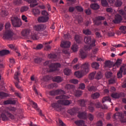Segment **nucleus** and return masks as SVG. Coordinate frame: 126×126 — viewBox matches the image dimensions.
Here are the masks:
<instances>
[{
  "instance_id": "nucleus-1",
  "label": "nucleus",
  "mask_w": 126,
  "mask_h": 126,
  "mask_svg": "<svg viewBox=\"0 0 126 126\" xmlns=\"http://www.w3.org/2000/svg\"><path fill=\"white\" fill-rule=\"evenodd\" d=\"M57 100H59L56 103L51 104V107L54 108L57 112H60L62 110V106H68L71 103V100H65V99H69V96L65 95H61L56 97Z\"/></svg>"
},
{
  "instance_id": "nucleus-2",
  "label": "nucleus",
  "mask_w": 126,
  "mask_h": 126,
  "mask_svg": "<svg viewBox=\"0 0 126 126\" xmlns=\"http://www.w3.org/2000/svg\"><path fill=\"white\" fill-rule=\"evenodd\" d=\"M44 67L42 70V73L46 74L48 72V68H50V71H56L57 68L61 66V64L59 63H52L51 61H46L43 63Z\"/></svg>"
},
{
  "instance_id": "nucleus-3",
  "label": "nucleus",
  "mask_w": 126,
  "mask_h": 126,
  "mask_svg": "<svg viewBox=\"0 0 126 126\" xmlns=\"http://www.w3.org/2000/svg\"><path fill=\"white\" fill-rule=\"evenodd\" d=\"M90 65L88 63H84L81 66V70L77 71L74 73V74L78 78H81L86 75L89 72Z\"/></svg>"
},
{
  "instance_id": "nucleus-4",
  "label": "nucleus",
  "mask_w": 126,
  "mask_h": 126,
  "mask_svg": "<svg viewBox=\"0 0 126 126\" xmlns=\"http://www.w3.org/2000/svg\"><path fill=\"white\" fill-rule=\"evenodd\" d=\"M84 42L86 44H88L89 45H85L84 49L86 51H89L92 49L93 47H95L96 45L95 43L96 40L94 38L91 39V36L87 35L85 36Z\"/></svg>"
},
{
  "instance_id": "nucleus-5",
  "label": "nucleus",
  "mask_w": 126,
  "mask_h": 126,
  "mask_svg": "<svg viewBox=\"0 0 126 126\" xmlns=\"http://www.w3.org/2000/svg\"><path fill=\"white\" fill-rule=\"evenodd\" d=\"M10 23L7 22L5 25L6 31L3 35L4 39H11L13 36V32L10 30Z\"/></svg>"
},
{
  "instance_id": "nucleus-6",
  "label": "nucleus",
  "mask_w": 126,
  "mask_h": 126,
  "mask_svg": "<svg viewBox=\"0 0 126 126\" xmlns=\"http://www.w3.org/2000/svg\"><path fill=\"white\" fill-rule=\"evenodd\" d=\"M11 21L14 27H20L22 24L21 20H20L17 17L12 18Z\"/></svg>"
},
{
  "instance_id": "nucleus-7",
  "label": "nucleus",
  "mask_w": 126,
  "mask_h": 126,
  "mask_svg": "<svg viewBox=\"0 0 126 126\" xmlns=\"http://www.w3.org/2000/svg\"><path fill=\"white\" fill-rule=\"evenodd\" d=\"M125 116L123 114V112H117L113 116V119L115 120H118L120 119L121 123H126V119L124 118Z\"/></svg>"
},
{
  "instance_id": "nucleus-8",
  "label": "nucleus",
  "mask_w": 126,
  "mask_h": 126,
  "mask_svg": "<svg viewBox=\"0 0 126 126\" xmlns=\"http://www.w3.org/2000/svg\"><path fill=\"white\" fill-rule=\"evenodd\" d=\"M49 94L50 96H56V95H64L65 92L63 90H52L49 92Z\"/></svg>"
},
{
  "instance_id": "nucleus-9",
  "label": "nucleus",
  "mask_w": 126,
  "mask_h": 126,
  "mask_svg": "<svg viewBox=\"0 0 126 126\" xmlns=\"http://www.w3.org/2000/svg\"><path fill=\"white\" fill-rule=\"evenodd\" d=\"M95 106L96 108H101L102 105L100 102H97L96 103H94V102H90L89 104L88 109L90 112H93L94 111V106Z\"/></svg>"
},
{
  "instance_id": "nucleus-10",
  "label": "nucleus",
  "mask_w": 126,
  "mask_h": 126,
  "mask_svg": "<svg viewBox=\"0 0 126 126\" xmlns=\"http://www.w3.org/2000/svg\"><path fill=\"white\" fill-rule=\"evenodd\" d=\"M105 17L103 16H98L95 17V19H93V21L95 25H100L101 24V20H104Z\"/></svg>"
},
{
  "instance_id": "nucleus-11",
  "label": "nucleus",
  "mask_w": 126,
  "mask_h": 126,
  "mask_svg": "<svg viewBox=\"0 0 126 126\" xmlns=\"http://www.w3.org/2000/svg\"><path fill=\"white\" fill-rule=\"evenodd\" d=\"M124 71L123 74L126 75V67H121L119 71L117 73V77L118 78H121L123 77V72Z\"/></svg>"
},
{
  "instance_id": "nucleus-12",
  "label": "nucleus",
  "mask_w": 126,
  "mask_h": 126,
  "mask_svg": "<svg viewBox=\"0 0 126 126\" xmlns=\"http://www.w3.org/2000/svg\"><path fill=\"white\" fill-rule=\"evenodd\" d=\"M34 29L36 30V31H43L46 29V25L40 24L39 25L35 26L34 27Z\"/></svg>"
},
{
  "instance_id": "nucleus-13",
  "label": "nucleus",
  "mask_w": 126,
  "mask_h": 126,
  "mask_svg": "<svg viewBox=\"0 0 126 126\" xmlns=\"http://www.w3.org/2000/svg\"><path fill=\"white\" fill-rule=\"evenodd\" d=\"M49 20V17L48 16H40L37 18V21L39 23H45Z\"/></svg>"
},
{
  "instance_id": "nucleus-14",
  "label": "nucleus",
  "mask_w": 126,
  "mask_h": 126,
  "mask_svg": "<svg viewBox=\"0 0 126 126\" xmlns=\"http://www.w3.org/2000/svg\"><path fill=\"white\" fill-rule=\"evenodd\" d=\"M26 1L31 3L30 5V7H35L36 5H38V3L37 2V0H24Z\"/></svg>"
},
{
  "instance_id": "nucleus-15",
  "label": "nucleus",
  "mask_w": 126,
  "mask_h": 126,
  "mask_svg": "<svg viewBox=\"0 0 126 126\" xmlns=\"http://www.w3.org/2000/svg\"><path fill=\"white\" fill-rule=\"evenodd\" d=\"M79 58L82 59L83 60L86 59L87 57V53H86V51L83 49H80L79 53Z\"/></svg>"
},
{
  "instance_id": "nucleus-16",
  "label": "nucleus",
  "mask_w": 126,
  "mask_h": 126,
  "mask_svg": "<svg viewBox=\"0 0 126 126\" xmlns=\"http://www.w3.org/2000/svg\"><path fill=\"white\" fill-rule=\"evenodd\" d=\"M78 117L79 119H83V120L87 119V113L86 111L79 112L78 115Z\"/></svg>"
},
{
  "instance_id": "nucleus-17",
  "label": "nucleus",
  "mask_w": 126,
  "mask_h": 126,
  "mask_svg": "<svg viewBox=\"0 0 126 126\" xmlns=\"http://www.w3.org/2000/svg\"><path fill=\"white\" fill-rule=\"evenodd\" d=\"M70 42L68 41H62L61 44L62 48H69L70 47Z\"/></svg>"
},
{
  "instance_id": "nucleus-18",
  "label": "nucleus",
  "mask_w": 126,
  "mask_h": 126,
  "mask_svg": "<svg viewBox=\"0 0 126 126\" xmlns=\"http://www.w3.org/2000/svg\"><path fill=\"white\" fill-rule=\"evenodd\" d=\"M123 20V18H122V16L117 14L115 16V20L113 21L114 23H120L121 21Z\"/></svg>"
},
{
  "instance_id": "nucleus-19",
  "label": "nucleus",
  "mask_w": 126,
  "mask_h": 126,
  "mask_svg": "<svg viewBox=\"0 0 126 126\" xmlns=\"http://www.w3.org/2000/svg\"><path fill=\"white\" fill-rule=\"evenodd\" d=\"M31 38L32 40H37L39 38V36H38V32H32L31 35Z\"/></svg>"
},
{
  "instance_id": "nucleus-20",
  "label": "nucleus",
  "mask_w": 126,
  "mask_h": 126,
  "mask_svg": "<svg viewBox=\"0 0 126 126\" xmlns=\"http://www.w3.org/2000/svg\"><path fill=\"white\" fill-rule=\"evenodd\" d=\"M21 34L24 37H28L30 34V31L29 30H24L22 31Z\"/></svg>"
},
{
  "instance_id": "nucleus-21",
  "label": "nucleus",
  "mask_w": 126,
  "mask_h": 126,
  "mask_svg": "<svg viewBox=\"0 0 126 126\" xmlns=\"http://www.w3.org/2000/svg\"><path fill=\"white\" fill-rule=\"evenodd\" d=\"M121 96H122V94L118 93H113L111 94V97L114 99H118Z\"/></svg>"
},
{
  "instance_id": "nucleus-22",
  "label": "nucleus",
  "mask_w": 126,
  "mask_h": 126,
  "mask_svg": "<svg viewBox=\"0 0 126 126\" xmlns=\"http://www.w3.org/2000/svg\"><path fill=\"white\" fill-rule=\"evenodd\" d=\"M53 80L54 81H55V82L60 83V82H62V81H63V78H62L61 76H58L54 77Z\"/></svg>"
},
{
  "instance_id": "nucleus-23",
  "label": "nucleus",
  "mask_w": 126,
  "mask_h": 126,
  "mask_svg": "<svg viewBox=\"0 0 126 126\" xmlns=\"http://www.w3.org/2000/svg\"><path fill=\"white\" fill-rule=\"evenodd\" d=\"M65 88L67 89V90H74V85H70V84H67L65 86Z\"/></svg>"
},
{
  "instance_id": "nucleus-24",
  "label": "nucleus",
  "mask_w": 126,
  "mask_h": 126,
  "mask_svg": "<svg viewBox=\"0 0 126 126\" xmlns=\"http://www.w3.org/2000/svg\"><path fill=\"white\" fill-rule=\"evenodd\" d=\"M9 54V51L7 50H3L0 51V57L5 56V55H8Z\"/></svg>"
},
{
  "instance_id": "nucleus-25",
  "label": "nucleus",
  "mask_w": 126,
  "mask_h": 126,
  "mask_svg": "<svg viewBox=\"0 0 126 126\" xmlns=\"http://www.w3.org/2000/svg\"><path fill=\"white\" fill-rule=\"evenodd\" d=\"M99 66H100V65L98 63L94 62L92 63V67H93V68L98 69V68H99Z\"/></svg>"
},
{
  "instance_id": "nucleus-26",
  "label": "nucleus",
  "mask_w": 126,
  "mask_h": 126,
  "mask_svg": "<svg viewBox=\"0 0 126 126\" xmlns=\"http://www.w3.org/2000/svg\"><path fill=\"white\" fill-rule=\"evenodd\" d=\"M48 58H49V59H53L54 61H57L58 56L55 54H50L48 55Z\"/></svg>"
},
{
  "instance_id": "nucleus-27",
  "label": "nucleus",
  "mask_w": 126,
  "mask_h": 126,
  "mask_svg": "<svg viewBox=\"0 0 126 126\" xmlns=\"http://www.w3.org/2000/svg\"><path fill=\"white\" fill-rule=\"evenodd\" d=\"M32 13L34 14V16H38L40 15V10L38 9H33Z\"/></svg>"
},
{
  "instance_id": "nucleus-28",
  "label": "nucleus",
  "mask_w": 126,
  "mask_h": 126,
  "mask_svg": "<svg viewBox=\"0 0 126 126\" xmlns=\"http://www.w3.org/2000/svg\"><path fill=\"white\" fill-rule=\"evenodd\" d=\"M51 43H52V41H50L47 42H45L44 43V45H45V48L46 50H47V51H49V50L51 49V46H50V44H51Z\"/></svg>"
},
{
  "instance_id": "nucleus-29",
  "label": "nucleus",
  "mask_w": 126,
  "mask_h": 126,
  "mask_svg": "<svg viewBox=\"0 0 126 126\" xmlns=\"http://www.w3.org/2000/svg\"><path fill=\"white\" fill-rule=\"evenodd\" d=\"M91 97L93 99H97V98H99V97H100V94H99V93H95L91 95Z\"/></svg>"
},
{
  "instance_id": "nucleus-30",
  "label": "nucleus",
  "mask_w": 126,
  "mask_h": 126,
  "mask_svg": "<svg viewBox=\"0 0 126 126\" xmlns=\"http://www.w3.org/2000/svg\"><path fill=\"white\" fill-rule=\"evenodd\" d=\"M63 72L64 74H65V75H70V74H71V70L67 68L64 69Z\"/></svg>"
},
{
  "instance_id": "nucleus-31",
  "label": "nucleus",
  "mask_w": 126,
  "mask_h": 126,
  "mask_svg": "<svg viewBox=\"0 0 126 126\" xmlns=\"http://www.w3.org/2000/svg\"><path fill=\"white\" fill-rule=\"evenodd\" d=\"M75 41L78 44H80L81 43V37L78 35H76L75 36Z\"/></svg>"
},
{
  "instance_id": "nucleus-32",
  "label": "nucleus",
  "mask_w": 126,
  "mask_h": 126,
  "mask_svg": "<svg viewBox=\"0 0 126 126\" xmlns=\"http://www.w3.org/2000/svg\"><path fill=\"white\" fill-rule=\"evenodd\" d=\"M99 5L98 4L96 3H93L91 5V8H92V9H99Z\"/></svg>"
},
{
  "instance_id": "nucleus-33",
  "label": "nucleus",
  "mask_w": 126,
  "mask_h": 126,
  "mask_svg": "<svg viewBox=\"0 0 126 126\" xmlns=\"http://www.w3.org/2000/svg\"><path fill=\"white\" fill-rule=\"evenodd\" d=\"M101 2L102 6H104V7H108L109 6L107 0H101Z\"/></svg>"
},
{
  "instance_id": "nucleus-34",
  "label": "nucleus",
  "mask_w": 126,
  "mask_h": 126,
  "mask_svg": "<svg viewBox=\"0 0 126 126\" xmlns=\"http://www.w3.org/2000/svg\"><path fill=\"white\" fill-rule=\"evenodd\" d=\"M96 74V72H93L91 73L89 75V78L90 80H93L95 77V75Z\"/></svg>"
},
{
  "instance_id": "nucleus-35",
  "label": "nucleus",
  "mask_w": 126,
  "mask_h": 126,
  "mask_svg": "<svg viewBox=\"0 0 126 126\" xmlns=\"http://www.w3.org/2000/svg\"><path fill=\"white\" fill-rule=\"evenodd\" d=\"M68 113H69V114L71 116H73L75 114H76V109L73 108L72 109H70L68 111Z\"/></svg>"
},
{
  "instance_id": "nucleus-36",
  "label": "nucleus",
  "mask_w": 126,
  "mask_h": 126,
  "mask_svg": "<svg viewBox=\"0 0 126 126\" xmlns=\"http://www.w3.org/2000/svg\"><path fill=\"white\" fill-rule=\"evenodd\" d=\"M79 104L80 105V106H82V107H84L85 105V103H86V101L84 99H80L78 100Z\"/></svg>"
},
{
  "instance_id": "nucleus-37",
  "label": "nucleus",
  "mask_w": 126,
  "mask_h": 126,
  "mask_svg": "<svg viewBox=\"0 0 126 126\" xmlns=\"http://www.w3.org/2000/svg\"><path fill=\"white\" fill-rule=\"evenodd\" d=\"M119 29L121 31L122 33H123V34H126V26H121L120 27Z\"/></svg>"
},
{
  "instance_id": "nucleus-38",
  "label": "nucleus",
  "mask_w": 126,
  "mask_h": 126,
  "mask_svg": "<svg viewBox=\"0 0 126 126\" xmlns=\"http://www.w3.org/2000/svg\"><path fill=\"white\" fill-rule=\"evenodd\" d=\"M81 95H82V91H81L78 90L74 92V95L76 97H79V96H81Z\"/></svg>"
},
{
  "instance_id": "nucleus-39",
  "label": "nucleus",
  "mask_w": 126,
  "mask_h": 126,
  "mask_svg": "<svg viewBox=\"0 0 126 126\" xmlns=\"http://www.w3.org/2000/svg\"><path fill=\"white\" fill-rule=\"evenodd\" d=\"M112 65L113 64L112 63V62H111V61H106L105 63V66L106 67H112Z\"/></svg>"
},
{
  "instance_id": "nucleus-40",
  "label": "nucleus",
  "mask_w": 126,
  "mask_h": 126,
  "mask_svg": "<svg viewBox=\"0 0 126 126\" xmlns=\"http://www.w3.org/2000/svg\"><path fill=\"white\" fill-rule=\"evenodd\" d=\"M0 15H1L2 17H4V16L8 15V12L5 10H2L0 12Z\"/></svg>"
},
{
  "instance_id": "nucleus-41",
  "label": "nucleus",
  "mask_w": 126,
  "mask_h": 126,
  "mask_svg": "<svg viewBox=\"0 0 126 126\" xmlns=\"http://www.w3.org/2000/svg\"><path fill=\"white\" fill-rule=\"evenodd\" d=\"M103 77V75H102V73L101 72H98L96 76H95V79L99 80V79H101Z\"/></svg>"
},
{
  "instance_id": "nucleus-42",
  "label": "nucleus",
  "mask_w": 126,
  "mask_h": 126,
  "mask_svg": "<svg viewBox=\"0 0 126 126\" xmlns=\"http://www.w3.org/2000/svg\"><path fill=\"white\" fill-rule=\"evenodd\" d=\"M71 50L73 52H77L78 50V46L76 44H74L72 46Z\"/></svg>"
},
{
  "instance_id": "nucleus-43",
  "label": "nucleus",
  "mask_w": 126,
  "mask_h": 126,
  "mask_svg": "<svg viewBox=\"0 0 126 126\" xmlns=\"http://www.w3.org/2000/svg\"><path fill=\"white\" fill-rule=\"evenodd\" d=\"M122 4H123V2L121 1V0H116L115 5L117 7L121 6Z\"/></svg>"
},
{
  "instance_id": "nucleus-44",
  "label": "nucleus",
  "mask_w": 126,
  "mask_h": 126,
  "mask_svg": "<svg viewBox=\"0 0 126 126\" xmlns=\"http://www.w3.org/2000/svg\"><path fill=\"white\" fill-rule=\"evenodd\" d=\"M28 9H29V7L28 6H22L21 8V12H24L25 11H27V10H28Z\"/></svg>"
},
{
  "instance_id": "nucleus-45",
  "label": "nucleus",
  "mask_w": 126,
  "mask_h": 126,
  "mask_svg": "<svg viewBox=\"0 0 126 126\" xmlns=\"http://www.w3.org/2000/svg\"><path fill=\"white\" fill-rule=\"evenodd\" d=\"M20 75V73L19 72H17L15 73V76H14V79L15 80H17L18 82H19V78H18V76Z\"/></svg>"
},
{
  "instance_id": "nucleus-46",
  "label": "nucleus",
  "mask_w": 126,
  "mask_h": 126,
  "mask_svg": "<svg viewBox=\"0 0 126 126\" xmlns=\"http://www.w3.org/2000/svg\"><path fill=\"white\" fill-rule=\"evenodd\" d=\"M75 124L77 126H82L84 124V122L82 120H78L75 122Z\"/></svg>"
},
{
  "instance_id": "nucleus-47",
  "label": "nucleus",
  "mask_w": 126,
  "mask_h": 126,
  "mask_svg": "<svg viewBox=\"0 0 126 126\" xmlns=\"http://www.w3.org/2000/svg\"><path fill=\"white\" fill-rule=\"evenodd\" d=\"M83 32L84 34H85L86 35H91V31L90 30L87 29V30H83Z\"/></svg>"
},
{
  "instance_id": "nucleus-48",
  "label": "nucleus",
  "mask_w": 126,
  "mask_h": 126,
  "mask_svg": "<svg viewBox=\"0 0 126 126\" xmlns=\"http://www.w3.org/2000/svg\"><path fill=\"white\" fill-rule=\"evenodd\" d=\"M0 118H1L2 120L3 121H7V116H6L4 113H2L1 114Z\"/></svg>"
},
{
  "instance_id": "nucleus-49",
  "label": "nucleus",
  "mask_w": 126,
  "mask_h": 126,
  "mask_svg": "<svg viewBox=\"0 0 126 126\" xmlns=\"http://www.w3.org/2000/svg\"><path fill=\"white\" fill-rule=\"evenodd\" d=\"M106 101H108V102H111V98L109 96H105L102 99V103L106 102Z\"/></svg>"
},
{
  "instance_id": "nucleus-50",
  "label": "nucleus",
  "mask_w": 126,
  "mask_h": 126,
  "mask_svg": "<svg viewBox=\"0 0 126 126\" xmlns=\"http://www.w3.org/2000/svg\"><path fill=\"white\" fill-rule=\"evenodd\" d=\"M88 89L89 91H90V92H92V91H96L97 89L96 88V87L94 86H92V87H89L88 88Z\"/></svg>"
},
{
  "instance_id": "nucleus-51",
  "label": "nucleus",
  "mask_w": 126,
  "mask_h": 126,
  "mask_svg": "<svg viewBox=\"0 0 126 126\" xmlns=\"http://www.w3.org/2000/svg\"><path fill=\"white\" fill-rule=\"evenodd\" d=\"M41 61H42V58H36L34 59V62L35 63H41Z\"/></svg>"
},
{
  "instance_id": "nucleus-52",
  "label": "nucleus",
  "mask_w": 126,
  "mask_h": 126,
  "mask_svg": "<svg viewBox=\"0 0 126 126\" xmlns=\"http://www.w3.org/2000/svg\"><path fill=\"white\" fill-rule=\"evenodd\" d=\"M112 75H113V73L110 72H106L105 73V76L106 78H110V77H111Z\"/></svg>"
},
{
  "instance_id": "nucleus-53",
  "label": "nucleus",
  "mask_w": 126,
  "mask_h": 126,
  "mask_svg": "<svg viewBox=\"0 0 126 126\" xmlns=\"http://www.w3.org/2000/svg\"><path fill=\"white\" fill-rule=\"evenodd\" d=\"M8 95L7 94L3 92H0V97H1V98H3L4 97H7Z\"/></svg>"
},
{
  "instance_id": "nucleus-54",
  "label": "nucleus",
  "mask_w": 126,
  "mask_h": 126,
  "mask_svg": "<svg viewBox=\"0 0 126 126\" xmlns=\"http://www.w3.org/2000/svg\"><path fill=\"white\" fill-rule=\"evenodd\" d=\"M88 118L90 121H93L94 120V116L90 113L88 115Z\"/></svg>"
},
{
  "instance_id": "nucleus-55",
  "label": "nucleus",
  "mask_w": 126,
  "mask_h": 126,
  "mask_svg": "<svg viewBox=\"0 0 126 126\" xmlns=\"http://www.w3.org/2000/svg\"><path fill=\"white\" fill-rule=\"evenodd\" d=\"M69 82H70V83H73L74 84H77V83H78V80L73 79L70 80Z\"/></svg>"
},
{
  "instance_id": "nucleus-56",
  "label": "nucleus",
  "mask_w": 126,
  "mask_h": 126,
  "mask_svg": "<svg viewBox=\"0 0 126 126\" xmlns=\"http://www.w3.org/2000/svg\"><path fill=\"white\" fill-rule=\"evenodd\" d=\"M79 88V89H82V90H84L85 89V84H84V83L80 84Z\"/></svg>"
},
{
  "instance_id": "nucleus-57",
  "label": "nucleus",
  "mask_w": 126,
  "mask_h": 126,
  "mask_svg": "<svg viewBox=\"0 0 126 126\" xmlns=\"http://www.w3.org/2000/svg\"><path fill=\"white\" fill-rule=\"evenodd\" d=\"M8 110L11 112H15L16 108L14 107H9L8 108Z\"/></svg>"
},
{
  "instance_id": "nucleus-58",
  "label": "nucleus",
  "mask_w": 126,
  "mask_h": 126,
  "mask_svg": "<svg viewBox=\"0 0 126 126\" xmlns=\"http://www.w3.org/2000/svg\"><path fill=\"white\" fill-rule=\"evenodd\" d=\"M15 4L19 5L22 3V0H15L14 1Z\"/></svg>"
},
{
  "instance_id": "nucleus-59",
  "label": "nucleus",
  "mask_w": 126,
  "mask_h": 126,
  "mask_svg": "<svg viewBox=\"0 0 126 126\" xmlns=\"http://www.w3.org/2000/svg\"><path fill=\"white\" fill-rule=\"evenodd\" d=\"M32 107L34 109H36V110H38V105H37V103H35L34 102L32 101Z\"/></svg>"
},
{
  "instance_id": "nucleus-60",
  "label": "nucleus",
  "mask_w": 126,
  "mask_h": 126,
  "mask_svg": "<svg viewBox=\"0 0 126 126\" xmlns=\"http://www.w3.org/2000/svg\"><path fill=\"white\" fill-rule=\"evenodd\" d=\"M43 48V44H39L36 46V50H41Z\"/></svg>"
},
{
  "instance_id": "nucleus-61",
  "label": "nucleus",
  "mask_w": 126,
  "mask_h": 126,
  "mask_svg": "<svg viewBox=\"0 0 126 126\" xmlns=\"http://www.w3.org/2000/svg\"><path fill=\"white\" fill-rule=\"evenodd\" d=\"M64 38L65 39H70V35L69 33L64 34Z\"/></svg>"
},
{
  "instance_id": "nucleus-62",
  "label": "nucleus",
  "mask_w": 126,
  "mask_h": 126,
  "mask_svg": "<svg viewBox=\"0 0 126 126\" xmlns=\"http://www.w3.org/2000/svg\"><path fill=\"white\" fill-rule=\"evenodd\" d=\"M76 9L78 10V11H80V12L83 11V8L81 6H77L76 7Z\"/></svg>"
},
{
  "instance_id": "nucleus-63",
  "label": "nucleus",
  "mask_w": 126,
  "mask_h": 126,
  "mask_svg": "<svg viewBox=\"0 0 126 126\" xmlns=\"http://www.w3.org/2000/svg\"><path fill=\"white\" fill-rule=\"evenodd\" d=\"M74 9H75L74 7L70 6L69 7L68 11L69 12H73L74 11Z\"/></svg>"
},
{
  "instance_id": "nucleus-64",
  "label": "nucleus",
  "mask_w": 126,
  "mask_h": 126,
  "mask_svg": "<svg viewBox=\"0 0 126 126\" xmlns=\"http://www.w3.org/2000/svg\"><path fill=\"white\" fill-rule=\"evenodd\" d=\"M85 13H86V14H87V15H90V14H91V9L89 8L87 10H85Z\"/></svg>"
}]
</instances>
